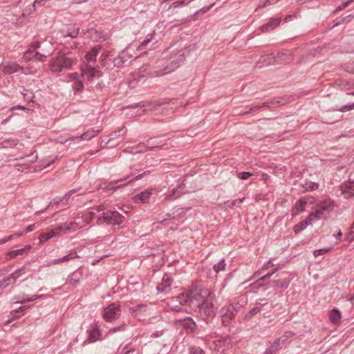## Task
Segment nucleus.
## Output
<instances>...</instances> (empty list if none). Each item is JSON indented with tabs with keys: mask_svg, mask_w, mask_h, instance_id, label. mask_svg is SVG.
I'll return each mask as SVG.
<instances>
[{
	"mask_svg": "<svg viewBox=\"0 0 354 354\" xmlns=\"http://www.w3.org/2000/svg\"><path fill=\"white\" fill-rule=\"evenodd\" d=\"M210 297H214V295L209 289L201 286H195L187 292L171 299V301H178L180 305L188 304L193 308Z\"/></svg>",
	"mask_w": 354,
	"mask_h": 354,
	"instance_id": "nucleus-1",
	"label": "nucleus"
},
{
	"mask_svg": "<svg viewBox=\"0 0 354 354\" xmlns=\"http://www.w3.org/2000/svg\"><path fill=\"white\" fill-rule=\"evenodd\" d=\"M334 202L330 198H325L318 202L314 207V211L310 214L315 221L326 218L333 212Z\"/></svg>",
	"mask_w": 354,
	"mask_h": 354,
	"instance_id": "nucleus-2",
	"label": "nucleus"
},
{
	"mask_svg": "<svg viewBox=\"0 0 354 354\" xmlns=\"http://www.w3.org/2000/svg\"><path fill=\"white\" fill-rule=\"evenodd\" d=\"M214 297H210L193 308L196 316L203 320H207L215 314V307L213 304Z\"/></svg>",
	"mask_w": 354,
	"mask_h": 354,
	"instance_id": "nucleus-3",
	"label": "nucleus"
},
{
	"mask_svg": "<svg viewBox=\"0 0 354 354\" xmlns=\"http://www.w3.org/2000/svg\"><path fill=\"white\" fill-rule=\"evenodd\" d=\"M124 219V217L115 210H109L103 212L97 219V225L107 224V225H120Z\"/></svg>",
	"mask_w": 354,
	"mask_h": 354,
	"instance_id": "nucleus-4",
	"label": "nucleus"
},
{
	"mask_svg": "<svg viewBox=\"0 0 354 354\" xmlns=\"http://www.w3.org/2000/svg\"><path fill=\"white\" fill-rule=\"evenodd\" d=\"M241 305L239 302H233L221 309V322L223 325H228L237 314Z\"/></svg>",
	"mask_w": 354,
	"mask_h": 354,
	"instance_id": "nucleus-5",
	"label": "nucleus"
},
{
	"mask_svg": "<svg viewBox=\"0 0 354 354\" xmlns=\"http://www.w3.org/2000/svg\"><path fill=\"white\" fill-rule=\"evenodd\" d=\"M72 64V59L64 55L53 58L50 63V70L53 72H61L63 69L69 68Z\"/></svg>",
	"mask_w": 354,
	"mask_h": 354,
	"instance_id": "nucleus-6",
	"label": "nucleus"
},
{
	"mask_svg": "<svg viewBox=\"0 0 354 354\" xmlns=\"http://www.w3.org/2000/svg\"><path fill=\"white\" fill-rule=\"evenodd\" d=\"M121 307L119 304L112 303L104 308L103 318L106 322L118 319L120 316Z\"/></svg>",
	"mask_w": 354,
	"mask_h": 354,
	"instance_id": "nucleus-7",
	"label": "nucleus"
},
{
	"mask_svg": "<svg viewBox=\"0 0 354 354\" xmlns=\"http://www.w3.org/2000/svg\"><path fill=\"white\" fill-rule=\"evenodd\" d=\"M81 70L82 76L86 77L88 81H93L101 76L100 71L94 68L92 64H84Z\"/></svg>",
	"mask_w": 354,
	"mask_h": 354,
	"instance_id": "nucleus-8",
	"label": "nucleus"
},
{
	"mask_svg": "<svg viewBox=\"0 0 354 354\" xmlns=\"http://www.w3.org/2000/svg\"><path fill=\"white\" fill-rule=\"evenodd\" d=\"M133 44H130L127 47L125 50L122 51L117 57L113 59V64L116 67H121L124 64L128 62L131 57L132 55L129 54V50Z\"/></svg>",
	"mask_w": 354,
	"mask_h": 354,
	"instance_id": "nucleus-9",
	"label": "nucleus"
},
{
	"mask_svg": "<svg viewBox=\"0 0 354 354\" xmlns=\"http://www.w3.org/2000/svg\"><path fill=\"white\" fill-rule=\"evenodd\" d=\"M25 272V269L21 268L17 270L15 272L12 273L8 277L3 278L2 280H0V282L2 284V287L6 288L11 283H14L16 280Z\"/></svg>",
	"mask_w": 354,
	"mask_h": 354,
	"instance_id": "nucleus-10",
	"label": "nucleus"
},
{
	"mask_svg": "<svg viewBox=\"0 0 354 354\" xmlns=\"http://www.w3.org/2000/svg\"><path fill=\"white\" fill-rule=\"evenodd\" d=\"M311 203L312 201L310 200V198H301L300 200L296 202L295 207L292 208V216H295L299 213L304 212L306 209L308 204Z\"/></svg>",
	"mask_w": 354,
	"mask_h": 354,
	"instance_id": "nucleus-11",
	"label": "nucleus"
},
{
	"mask_svg": "<svg viewBox=\"0 0 354 354\" xmlns=\"http://www.w3.org/2000/svg\"><path fill=\"white\" fill-rule=\"evenodd\" d=\"M1 71L4 74L11 75L19 71H24V68L21 67L16 62H5L1 66Z\"/></svg>",
	"mask_w": 354,
	"mask_h": 354,
	"instance_id": "nucleus-12",
	"label": "nucleus"
},
{
	"mask_svg": "<svg viewBox=\"0 0 354 354\" xmlns=\"http://www.w3.org/2000/svg\"><path fill=\"white\" fill-rule=\"evenodd\" d=\"M176 323L185 328L187 330V333L194 332L196 326L194 321L189 317H187L185 319H178L176 320Z\"/></svg>",
	"mask_w": 354,
	"mask_h": 354,
	"instance_id": "nucleus-13",
	"label": "nucleus"
},
{
	"mask_svg": "<svg viewBox=\"0 0 354 354\" xmlns=\"http://www.w3.org/2000/svg\"><path fill=\"white\" fill-rule=\"evenodd\" d=\"M75 192H77L76 189H72V190L69 191L64 196L57 197V198H54L49 203V205L47 206V207L44 210L41 211L40 213L44 212L47 209L50 208V207L53 205H59L60 204L66 205L68 203V200L69 197L72 194H75Z\"/></svg>",
	"mask_w": 354,
	"mask_h": 354,
	"instance_id": "nucleus-14",
	"label": "nucleus"
},
{
	"mask_svg": "<svg viewBox=\"0 0 354 354\" xmlns=\"http://www.w3.org/2000/svg\"><path fill=\"white\" fill-rule=\"evenodd\" d=\"M230 340L228 338H220L214 342L215 349L218 353H225L230 347Z\"/></svg>",
	"mask_w": 354,
	"mask_h": 354,
	"instance_id": "nucleus-15",
	"label": "nucleus"
},
{
	"mask_svg": "<svg viewBox=\"0 0 354 354\" xmlns=\"http://www.w3.org/2000/svg\"><path fill=\"white\" fill-rule=\"evenodd\" d=\"M172 279L171 277L167 274H164L161 283L157 286L156 289L158 292H167L170 290V287L171 285Z\"/></svg>",
	"mask_w": 354,
	"mask_h": 354,
	"instance_id": "nucleus-16",
	"label": "nucleus"
},
{
	"mask_svg": "<svg viewBox=\"0 0 354 354\" xmlns=\"http://www.w3.org/2000/svg\"><path fill=\"white\" fill-rule=\"evenodd\" d=\"M340 189L344 198H349L352 197L354 196V182L348 180L341 185Z\"/></svg>",
	"mask_w": 354,
	"mask_h": 354,
	"instance_id": "nucleus-17",
	"label": "nucleus"
},
{
	"mask_svg": "<svg viewBox=\"0 0 354 354\" xmlns=\"http://www.w3.org/2000/svg\"><path fill=\"white\" fill-rule=\"evenodd\" d=\"M281 18H272L269 21L259 27V29L262 32H266L274 30L281 23Z\"/></svg>",
	"mask_w": 354,
	"mask_h": 354,
	"instance_id": "nucleus-18",
	"label": "nucleus"
},
{
	"mask_svg": "<svg viewBox=\"0 0 354 354\" xmlns=\"http://www.w3.org/2000/svg\"><path fill=\"white\" fill-rule=\"evenodd\" d=\"M124 179H120L118 180L112 181L109 183H104L99 184L97 188L104 192L113 193L116 189L120 187V185H117L118 183L122 182Z\"/></svg>",
	"mask_w": 354,
	"mask_h": 354,
	"instance_id": "nucleus-19",
	"label": "nucleus"
},
{
	"mask_svg": "<svg viewBox=\"0 0 354 354\" xmlns=\"http://www.w3.org/2000/svg\"><path fill=\"white\" fill-rule=\"evenodd\" d=\"M102 50V46L97 45L93 47L90 52L85 55V64H93L95 62L96 57Z\"/></svg>",
	"mask_w": 354,
	"mask_h": 354,
	"instance_id": "nucleus-20",
	"label": "nucleus"
},
{
	"mask_svg": "<svg viewBox=\"0 0 354 354\" xmlns=\"http://www.w3.org/2000/svg\"><path fill=\"white\" fill-rule=\"evenodd\" d=\"M88 338L83 342V345H86L88 343H93L100 339L101 333L97 326H95L93 329L88 331Z\"/></svg>",
	"mask_w": 354,
	"mask_h": 354,
	"instance_id": "nucleus-21",
	"label": "nucleus"
},
{
	"mask_svg": "<svg viewBox=\"0 0 354 354\" xmlns=\"http://www.w3.org/2000/svg\"><path fill=\"white\" fill-rule=\"evenodd\" d=\"M170 64L171 69L176 68L179 66L180 63L185 60V50H179L174 57L170 59Z\"/></svg>",
	"mask_w": 354,
	"mask_h": 354,
	"instance_id": "nucleus-22",
	"label": "nucleus"
},
{
	"mask_svg": "<svg viewBox=\"0 0 354 354\" xmlns=\"http://www.w3.org/2000/svg\"><path fill=\"white\" fill-rule=\"evenodd\" d=\"M159 145H160V143L158 142H156V140H155V141H153L152 140H151V141L148 140L147 145H144V144H140L138 146L137 149H136L135 151H133V152L135 153L144 152L149 149H153L155 148H158L159 147Z\"/></svg>",
	"mask_w": 354,
	"mask_h": 354,
	"instance_id": "nucleus-23",
	"label": "nucleus"
},
{
	"mask_svg": "<svg viewBox=\"0 0 354 354\" xmlns=\"http://www.w3.org/2000/svg\"><path fill=\"white\" fill-rule=\"evenodd\" d=\"M313 216H310V214L304 220L299 223H298L297 225L294 226L293 230L295 234H298L303 231L306 227L310 225L312 223L315 222V221L313 218Z\"/></svg>",
	"mask_w": 354,
	"mask_h": 354,
	"instance_id": "nucleus-24",
	"label": "nucleus"
},
{
	"mask_svg": "<svg viewBox=\"0 0 354 354\" xmlns=\"http://www.w3.org/2000/svg\"><path fill=\"white\" fill-rule=\"evenodd\" d=\"M100 132V130H94V129H90L87 131L84 132L83 134H82L80 136H71L68 138V140H73L75 139L79 140H91V138L95 137Z\"/></svg>",
	"mask_w": 354,
	"mask_h": 354,
	"instance_id": "nucleus-25",
	"label": "nucleus"
},
{
	"mask_svg": "<svg viewBox=\"0 0 354 354\" xmlns=\"http://www.w3.org/2000/svg\"><path fill=\"white\" fill-rule=\"evenodd\" d=\"M152 194V189H147L145 191L136 194L134 196L133 199L136 203H147L150 196Z\"/></svg>",
	"mask_w": 354,
	"mask_h": 354,
	"instance_id": "nucleus-26",
	"label": "nucleus"
},
{
	"mask_svg": "<svg viewBox=\"0 0 354 354\" xmlns=\"http://www.w3.org/2000/svg\"><path fill=\"white\" fill-rule=\"evenodd\" d=\"M329 319L335 325H338L342 319V314L340 311L336 308H333L329 313Z\"/></svg>",
	"mask_w": 354,
	"mask_h": 354,
	"instance_id": "nucleus-27",
	"label": "nucleus"
},
{
	"mask_svg": "<svg viewBox=\"0 0 354 354\" xmlns=\"http://www.w3.org/2000/svg\"><path fill=\"white\" fill-rule=\"evenodd\" d=\"M79 255L77 254V252L75 250H71L67 255L64 256L62 258L56 259L52 261L53 264H59L62 262L68 261L70 260L79 258Z\"/></svg>",
	"mask_w": 354,
	"mask_h": 354,
	"instance_id": "nucleus-28",
	"label": "nucleus"
},
{
	"mask_svg": "<svg viewBox=\"0 0 354 354\" xmlns=\"http://www.w3.org/2000/svg\"><path fill=\"white\" fill-rule=\"evenodd\" d=\"M30 248V245H27L24 248L12 250L7 254L6 257L8 259H11L17 256L23 255L24 253L28 252Z\"/></svg>",
	"mask_w": 354,
	"mask_h": 354,
	"instance_id": "nucleus-29",
	"label": "nucleus"
},
{
	"mask_svg": "<svg viewBox=\"0 0 354 354\" xmlns=\"http://www.w3.org/2000/svg\"><path fill=\"white\" fill-rule=\"evenodd\" d=\"M281 341V338L275 339L270 346L266 349L265 354H273L276 351L281 348L284 345Z\"/></svg>",
	"mask_w": 354,
	"mask_h": 354,
	"instance_id": "nucleus-30",
	"label": "nucleus"
},
{
	"mask_svg": "<svg viewBox=\"0 0 354 354\" xmlns=\"http://www.w3.org/2000/svg\"><path fill=\"white\" fill-rule=\"evenodd\" d=\"M180 187V186H178L177 187L173 188L171 190L169 191L165 194V198L168 201H174L176 199L182 194V192L179 190Z\"/></svg>",
	"mask_w": 354,
	"mask_h": 354,
	"instance_id": "nucleus-31",
	"label": "nucleus"
},
{
	"mask_svg": "<svg viewBox=\"0 0 354 354\" xmlns=\"http://www.w3.org/2000/svg\"><path fill=\"white\" fill-rule=\"evenodd\" d=\"M82 225L75 221H72L69 222H66L64 223V230L67 232H75L78 229H80Z\"/></svg>",
	"mask_w": 354,
	"mask_h": 354,
	"instance_id": "nucleus-32",
	"label": "nucleus"
},
{
	"mask_svg": "<svg viewBox=\"0 0 354 354\" xmlns=\"http://www.w3.org/2000/svg\"><path fill=\"white\" fill-rule=\"evenodd\" d=\"M154 35H155L154 32L152 33L148 34L146 36L145 39L138 46H136V50H141L145 49L147 47V46L153 41Z\"/></svg>",
	"mask_w": 354,
	"mask_h": 354,
	"instance_id": "nucleus-33",
	"label": "nucleus"
},
{
	"mask_svg": "<svg viewBox=\"0 0 354 354\" xmlns=\"http://www.w3.org/2000/svg\"><path fill=\"white\" fill-rule=\"evenodd\" d=\"M56 235H57V232H55V230H50L47 232H43L39 236V242L40 243L46 242V241L52 239L53 237L55 236Z\"/></svg>",
	"mask_w": 354,
	"mask_h": 354,
	"instance_id": "nucleus-34",
	"label": "nucleus"
},
{
	"mask_svg": "<svg viewBox=\"0 0 354 354\" xmlns=\"http://www.w3.org/2000/svg\"><path fill=\"white\" fill-rule=\"evenodd\" d=\"M272 104H274V103L272 102H263V103H259V104H253V105H252V106H251V108L250 109L249 111H245L243 113H241V114H243V115L248 114L249 113H252L253 111H255L258 110L259 109H260L261 107H263V106H270Z\"/></svg>",
	"mask_w": 354,
	"mask_h": 354,
	"instance_id": "nucleus-35",
	"label": "nucleus"
},
{
	"mask_svg": "<svg viewBox=\"0 0 354 354\" xmlns=\"http://www.w3.org/2000/svg\"><path fill=\"white\" fill-rule=\"evenodd\" d=\"M73 80H75L73 83V88L76 91H81L83 88V83L82 81L77 80L78 75L77 73H73L71 75Z\"/></svg>",
	"mask_w": 354,
	"mask_h": 354,
	"instance_id": "nucleus-36",
	"label": "nucleus"
},
{
	"mask_svg": "<svg viewBox=\"0 0 354 354\" xmlns=\"http://www.w3.org/2000/svg\"><path fill=\"white\" fill-rule=\"evenodd\" d=\"M21 93L24 96V100L27 102H31L34 98V93L32 91L23 88V90L21 91Z\"/></svg>",
	"mask_w": 354,
	"mask_h": 354,
	"instance_id": "nucleus-37",
	"label": "nucleus"
},
{
	"mask_svg": "<svg viewBox=\"0 0 354 354\" xmlns=\"http://www.w3.org/2000/svg\"><path fill=\"white\" fill-rule=\"evenodd\" d=\"M127 133V129L123 127L118 131H114L110 134V140H114L118 138V137L123 136Z\"/></svg>",
	"mask_w": 354,
	"mask_h": 354,
	"instance_id": "nucleus-38",
	"label": "nucleus"
},
{
	"mask_svg": "<svg viewBox=\"0 0 354 354\" xmlns=\"http://www.w3.org/2000/svg\"><path fill=\"white\" fill-rule=\"evenodd\" d=\"M226 263L224 259H221L218 263L215 264L213 266V270L215 272L218 273L221 271H223L225 268Z\"/></svg>",
	"mask_w": 354,
	"mask_h": 354,
	"instance_id": "nucleus-39",
	"label": "nucleus"
},
{
	"mask_svg": "<svg viewBox=\"0 0 354 354\" xmlns=\"http://www.w3.org/2000/svg\"><path fill=\"white\" fill-rule=\"evenodd\" d=\"M34 54H35V51L30 48H28V50H27L24 53V54L23 55V59L26 62L30 61V60L32 59L33 58H35Z\"/></svg>",
	"mask_w": 354,
	"mask_h": 354,
	"instance_id": "nucleus-40",
	"label": "nucleus"
},
{
	"mask_svg": "<svg viewBox=\"0 0 354 354\" xmlns=\"http://www.w3.org/2000/svg\"><path fill=\"white\" fill-rule=\"evenodd\" d=\"M307 191H314L318 189L319 184L314 182L306 183L304 186Z\"/></svg>",
	"mask_w": 354,
	"mask_h": 354,
	"instance_id": "nucleus-41",
	"label": "nucleus"
},
{
	"mask_svg": "<svg viewBox=\"0 0 354 354\" xmlns=\"http://www.w3.org/2000/svg\"><path fill=\"white\" fill-rule=\"evenodd\" d=\"M21 234H14L8 236H6L0 240V245L4 244L8 241H10L12 240L15 237H19Z\"/></svg>",
	"mask_w": 354,
	"mask_h": 354,
	"instance_id": "nucleus-42",
	"label": "nucleus"
},
{
	"mask_svg": "<svg viewBox=\"0 0 354 354\" xmlns=\"http://www.w3.org/2000/svg\"><path fill=\"white\" fill-rule=\"evenodd\" d=\"M261 311L260 308L259 307H254L252 308L248 313L245 315V319H250L253 315L257 314Z\"/></svg>",
	"mask_w": 354,
	"mask_h": 354,
	"instance_id": "nucleus-43",
	"label": "nucleus"
},
{
	"mask_svg": "<svg viewBox=\"0 0 354 354\" xmlns=\"http://www.w3.org/2000/svg\"><path fill=\"white\" fill-rule=\"evenodd\" d=\"M331 249H332V248H325L315 250L313 252V254L315 257H318L319 255H322V254L328 252Z\"/></svg>",
	"mask_w": 354,
	"mask_h": 354,
	"instance_id": "nucleus-44",
	"label": "nucleus"
},
{
	"mask_svg": "<svg viewBox=\"0 0 354 354\" xmlns=\"http://www.w3.org/2000/svg\"><path fill=\"white\" fill-rule=\"evenodd\" d=\"M252 175V173L248 171H243L237 173L236 176L239 178L241 180H247L250 176Z\"/></svg>",
	"mask_w": 354,
	"mask_h": 354,
	"instance_id": "nucleus-45",
	"label": "nucleus"
},
{
	"mask_svg": "<svg viewBox=\"0 0 354 354\" xmlns=\"http://www.w3.org/2000/svg\"><path fill=\"white\" fill-rule=\"evenodd\" d=\"M30 306H21L19 307L18 309L17 310H14L11 312V314L12 316L14 317H17L18 316L17 315V314L19 312H24L25 310H26Z\"/></svg>",
	"mask_w": 354,
	"mask_h": 354,
	"instance_id": "nucleus-46",
	"label": "nucleus"
},
{
	"mask_svg": "<svg viewBox=\"0 0 354 354\" xmlns=\"http://www.w3.org/2000/svg\"><path fill=\"white\" fill-rule=\"evenodd\" d=\"M78 33H79V29L74 28L71 31H69L66 35H64V37H70L71 38H75L78 35Z\"/></svg>",
	"mask_w": 354,
	"mask_h": 354,
	"instance_id": "nucleus-47",
	"label": "nucleus"
},
{
	"mask_svg": "<svg viewBox=\"0 0 354 354\" xmlns=\"http://www.w3.org/2000/svg\"><path fill=\"white\" fill-rule=\"evenodd\" d=\"M189 354H205V352L199 347H193L190 349Z\"/></svg>",
	"mask_w": 354,
	"mask_h": 354,
	"instance_id": "nucleus-48",
	"label": "nucleus"
},
{
	"mask_svg": "<svg viewBox=\"0 0 354 354\" xmlns=\"http://www.w3.org/2000/svg\"><path fill=\"white\" fill-rule=\"evenodd\" d=\"M354 109V102L351 104H348V105H345V106H342L339 111H341V112H346V111H351V110H353Z\"/></svg>",
	"mask_w": 354,
	"mask_h": 354,
	"instance_id": "nucleus-49",
	"label": "nucleus"
},
{
	"mask_svg": "<svg viewBox=\"0 0 354 354\" xmlns=\"http://www.w3.org/2000/svg\"><path fill=\"white\" fill-rule=\"evenodd\" d=\"M153 103H149V104L147 105V106L148 107V109L147 108H140L136 113L138 114V115H141L142 113H144L145 111H148V110H151V107L153 106Z\"/></svg>",
	"mask_w": 354,
	"mask_h": 354,
	"instance_id": "nucleus-50",
	"label": "nucleus"
},
{
	"mask_svg": "<svg viewBox=\"0 0 354 354\" xmlns=\"http://www.w3.org/2000/svg\"><path fill=\"white\" fill-rule=\"evenodd\" d=\"M293 335V333L291 331H286L283 336H281L280 338H281V342L285 344L286 341L291 337Z\"/></svg>",
	"mask_w": 354,
	"mask_h": 354,
	"instance_id": "nucleus-51",
	"label": "nucleus"
},
{
	"mask_svg": "<svg viewBox=\"0 0 354 354\" xmlns=\"http://www.w3.org/2000/svg\"><path fill=\"white\" fill-rule=\"evenodd\" d=\"M273 283L276 287L278 288H283L285 286L286 282L283 279H279L273 281Z\"/></svg>",
	"mask_w": 354,
	"mask_h": 354,
	"instance_id": "nucleus-52",
	"label": "nucleus"
},
{
	"mask_svg": "<svg viewBox=\"0 0 354 354\" xmlns=\"http://www.w3.org/2000/svg\"><path fill=\"white\" fill-rule=\"evenodd\" d=\"M1 145L3 147H10L12 146L16 145L17 142L15 140H6L3 142Z\"/></svg>",
	"mask_w": 354,
	"mask_h": 354,
	"instance_id": "nucleus-53",
	"label": "nucleus"
},
{
	"mask_svg": "<svg viewBox=\"0 0 354 354\" xmlns=\"http://www.w3.org/2000/svg\"><path fill=\"white\" fill-rule=\"evenodd\" d=\"M274 264L273 263L272 261V260H269L268 261L265 263L262 266L261 268H262V270H266L269 269L270 268H272V267H274Z\"/></svg>",
	"mask_w": 354,
	"mask_h": 354,
	"instance_id": "nucleus-54",
	"label": "nucleus"
},
{
	"mask_svg": "<svg viewBox=\"0 0 354 354\" xmlns=\"http://www.w3.org/2000/svg\"><path fill=\"white\" fill-rule=\"evenodd\" d=\"M35 58L40 62H44L46 55L38 52H35Z\"/></svg>",
	"mask_w": 354,
	"mask_h": 354,
	"instance_id": "nucleus-55",
	"label": "nucleus"
},
{
	"mask_svg": "<svg viewBox=\"0 0 354 354\" xmlns=\"http://www.w3.org/2000/svg\"><path fill=\"white\" fill-rule=\"evenodd\" d=\"M279 0H266V1L265 3H263V4H259L258 6L259 8H264L267 6H270V5H272V4H274L275 3H277Z\"/></svg>",
	"mask_w": 354,
	"mask_h": 354,
	"instance_id": "nucleus-56",
	"label": "nucleus"
},
{
	"mask_svg": "<svg viewBox=\"0 0 354 354\" xmlns=\"http://www.w3.org/2000/svg\"><path fill=\"white\" fill-rule=\"evenodd\" d=\"M44 297H45L44 295H32L28 297V299H25V301H34V300H35L37 299L43 298Z\"/></svg>",
	"mask_w": 354,
	"mask_h": 354,
	"instance_id": "nucleus-57",
	"label": "nucleus"
},
{
	"mask_svg": "<svg viewBox=\"0 0 354 354\" xmlns=\"http://www.w3.org/2000/svg\"><path fill=\"white\" fill-rule=\"evenodd\" d=\"M214 6V3L210 5L209 6H207V7H203V8H201L200 10H198V12H196L195 13V15H198V14H204L205 12H207V11H209Z\"/></svg>",
	"mask_w": 354,
	"mask_h": 354,
	"instance_id": "nucleus-58",
	"label": "nucleus"
},
{
	"mask_svg": "<svg viewBox=\"0 0 354 354\" xmlns=\"http://www.w3.org/2000/svg\"><path fill=\"white\" fill-rule=\"evenodd\" d=\"M269 279L268 277H267V274L261 277V278H259L257 281H256L255 282H254L253 283H252V287H256V284H259V282L261 281H264L265 280Z\"/></svg>",
	"mask_w": 354,
	"mask_h": 354,
	"instance_id": "nucleus-59",
	"label": "nucleus"
},
{
	"mask_svg": "<svg viewBox=\"0 0 354 354\" xmlns=\"http://www.w3.org/2000/svg\"><path fill=\"white\" fill-rule=\"evenodd\" d=\"M40 47V44L39 42L38 41H35V42H32L30 45V49L33 50L34 51L39 48Z\"/></svg>",
	"mask_w": 354,
	"mask_h": 354,
	"instance_id": "nucleus-60",
	"label": "nucleus"
},
{
	"mask_svg": "<svg viewBox=\"0 0 354 354\" xmlns=\"http://www.w3.org/2000/svg\"><path fill=\"white\" fill-rule=\"evenodd\" d=\"M29 297L30 296H28V295H24L23 296H18L17 298L20 299L21 300L17 302L24 304L28 301H25V299H28Z\"/></svg>",
	"mask_w": 354,
	"mask_h": 354,
	"instance_id": "nucleus-61",
	"label": "nucleus"
},
{
	"mask_svg": "<svg viewBox=\"0 0 354 354\" xmlns=\"http://www.w3.org/2000/svg\"><path fill=\"white\" fill-rule=\"evenodd\" d=\"M264 271L263 270H262V268L259 270H258L257 271H256L253 275L250 278L249 280H252L253 279H254L255 277L259 276L260 274H261L262 272Z\"/></svg>",
	"mask_w": 354,
	"mask_h": 354,
	"instance_id": "nucleus-62",
	"label": "nucleus"
},
{
	"mask_svg": "<svg viewBox=\"0 0 354 354\" xmlns=\"http://www.w3.org/2000/svg\"><path fill=\"white\" fill-rule=\"evenodd\" d=\"M170 307H171L172 310L176 311V312H180L182 310V307L181 306L171 305Z\"/></svg>",
	"mask_w": 354,
	"mask_h": 354,
	"instance_id": "nucleus-63",
	"label": "nucleus"
},
{
	"mask_svg": "<svg viewBox=\"0 0 354 354\" xmlns=\"http://www.w3.org/2000/svg\"><path fill=\"white\" fill-rule=\"evenodd\" d=\"M104 209V204H101L100 205H97L96 207H95V210L97 211V212H101V211H103Z\"/></svg>",
	"mask_w": 354,
	"mask_h": 354,
	"instance_id": "nucleus-64",
	"label": "nucleus"
}]
</instances>
